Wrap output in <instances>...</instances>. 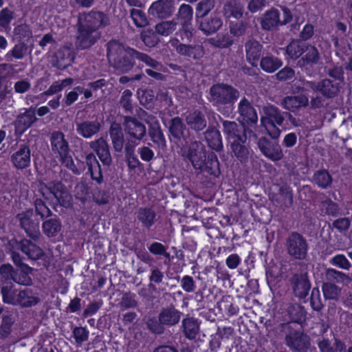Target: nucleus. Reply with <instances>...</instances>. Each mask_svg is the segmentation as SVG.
I'll list each match as a JSON object with an SVG mask.
<instances>
[{
	"instance_id": "de8ad7c7",
	"label": "nucleus",
	"mask_w": 352,
	"mask_h": 352,
	"mask_svg": "<svg viewBox=\"0 0 352 352\" xmlns=\"http://www.w3.org/2000/svg\"><path fill=\"white\" fill-rule=\"evenodd\" d=\"M15 319L11 314H3L0 324V339L5 340L10 336Z\"/></svg>"
},
{
	"instance_id": "37998d69",
	"label": "nucleus",
	"mask_w": 352,
	"mask_h": 352,
	"mask_svg": "<svg viewBox=\"0 0 352 352\" xmlns=\"http://www.w3.org/2000/svg\"><path fill=\"white\" fill-rule=\"evenodd\" d=\"M61 228L60 220L56 216L54 218L44 221L42 223L43 232L47 237L56 236L60 232Z\"/></svg>"
},
{
	"instance_id": "0e129e2a",
	"label": "nucleus",
	"mask_w": 352,
	"mask_h": 352,
	"mask_svg": "<svg viewBox=\"0 0 352 352\" xmlns=\"http://www.w3.org/2000/svg\"><path fill=\"white\" fill-rule=\"evenodd\" d=\"M132 92L129 89H125L122 94L119 101L120 107L123 109L124 113L132 114L133 107L132 104Z\"/></svg>"
},
{
	"instance_id": "49530a36",
	"label": "nucleus",
	"mask_w": 352,
	"mask_h": 352,
	"mask_svg": "<svg viewBox=\"0 0 352 352\" xmlns=\"http://www.w3.org/2000/svg\"><path fill=\"white\" fill-rule=\"evenodd\" d=\"M182 328L186 338L193 340L199 332V325L197 320L193 318H186L182 320Z\"/></svg>"
},
{
	"instance_id": "6e6552de",
	"label": "nucleus",
	"mask_w": 352,
	"mask_h": 352,
	"mask_svg": "<svg viewBox=\"0 0 352 352\" xmlns=\"http://www.w3.org/2000/svg\"><path fill=\"white\" fill-rule=\"evenodd\" d=\"M9 244L11 247V258L14 264L19 270L23 269V265H28L23 263V257L17 251H21L27 258L36 261L44 256V252L38 245L27 239H22L20 241L12 239Z\"/></svg>"
},
{
	"instance_id": "09e8293b",
	"label": "nucleus",
	"mask_w": 352,
	"mask_h": 352,
	"mask_svg": "<svg viewBox=\"0 0 352 352\" xmlns=\"http://www.w3.org/2000/svg\"><path fill=\"white\" fill-rule=\"evenodd\" d=\"M304 46L298 41H291L285 48V58L296 60L304 53Z\"/></svg>"
},
{
	"instance_id": "423d86ee",
	"label": "nucleus",
	"mask_w": 352,
	"mask_h": 352,
	"mask_svg": "<svg viewBox=\"0 0 352 352\" xmlns=\"http://www.w3.org/2000/svg\"><path fill=\"white\" fill-rule=\"evenodd\" d=\"M107 51L108 59L113 62L114 68L123 74L133 69L138 58L139 51L114 40L107 43Z\"/></svg>"
},
{
	"instance_id": "3c124183",
	"label": "nucleus",
	"mask_w": 352,
	"mask_h": 352,
	"mask_svg": "<svg viewBox=\"0 0 352 352\" xmlns=\"http://www.w3.org/2000/svg\"><path fill=\"white\" fill-rule=\"evenodd\" d=\"M210 43L218 48H228L234 44V38L228 33L217 34L214 38H211Z\"/></svg>"
},
{
	"instance_id": "393cba45",
	"label": "nucleus",
	"mask_w": 352,
	"mask_h": 352,
	"mask_svg": "<svg viewBox=\"0 0 352 352\" xmlns=\"http://www.w3.org/2000/svg\"><path fill=\"white\" fill-rule=\"evenodd\" d=\"M16 219L18 220L19 226L25 231L28 236L34 240H36L39 238L40 230L38 223L34 222L28 212H23L17 214Z\"/></svg>"
},
{
	"instance_id": "ddd939ff",
	"label": "nucleus",
	"mask_w": 352,
	"mask_h": 352,
	"mask_svg": "<svg viewBox=\"0 0 352 352\" xmlns=\"http://www.w3.org/2000/svg\"><path fill=\"white\" fill-rule=\"evenodd\" d=\"M287 253L295 259L303 260L308 252V244L303 236L297 232H292L286 241Z\"/></svg>"
},
{
	"instance_id": "bf43d9fd",
	"label": "nucleus",
	"mask_w": 352,
	"mask_h": 352,
	"mask_svg": "<svg viewBox=\"0 0 352 352\" xmlns=\"http://www.w3.org/2000/svg\"><path fill=\"white\" fill-rule=\"evenodd\" d=\"M14 34L19 42H28L32 38V32L30 26L25 23L16 25L14 28Z\"/></svg>"
},
{
	"instance_id": "a19ab883",
	"label": "nucleus",
	"mask_w": 352,
	"mask_h": 352,
	"mask_svg": "<svg viewBox=\"0 0 352 352\" xmlns=\"http://www.w3.org/2000/svg\"><path fill=\"white\" fill-rule=\"evenodd\" d=\"M39 302V297L32 289L25 288L23 290L19 291L17 305L22 307H31L35 306Z\"/></svg>"
},
{
	"instance_id": "7ed1b4c3",
	"label": "nucleus",
	"mask_w": 352,
	"mask_h": 352,
	"mask_svg": "<svg viewBox=\"0 0 352 352\" xmlns=\"http://www.w3.org/2000/svg\"><path fill=\"white\" fill-rule=\"evenodd\" d=\"M179 152L194 168L199 170L204 174L218 177L221 174L218 157L213 152L207 153L205 146L198 141H191L188 146H184Z\"/></svg>"
},
{
	"instance_id": "6e6d98bb",
	"label": "nucleus",
	"mask_w": 352,
	"mask_h": 352,
	"mask_svg": "<svg viewBox=\"0 0 352 352\" xmlns=\"http://www.w3.org/2000/svg\"><path fill=\"white\" fill-rule=\"evenodd\" d=\"M180 25L181 28L176 32L177 36L179 38L176 39L177 42L179 41L184 43L190 42L195 33L192 23H180Z\"/></svg>"
},
{
	"instance_id": "338daca9",
	"label": "nucleus",
	"mask_w": 352,
	"mask_h": 352,
	"mask_svg": "<svg viewBox=\"0 0 352 352\" xmlns=\"http://www.w3.org/2000/svg\"><path fill=\"white\" fill-rule=\"evenodd\" d=\"M193 9L191 6L183 3L178 11V21L180 23H192Z\"/></svg>"
},
{
	"instance_id": "f704fd0d",
	"label": "nucleus",
	"mask_w": 352,
	"mask_h": 352,
	"mask_svg": "<svg viewBox=\"0 0 352 352\" xmlns=\"http://www.w3.org/2000/svg\"><path fill=\"white\" fill-rule=\"evenodd\" d=\"M272 200L282 208H290L293 204L292 188L287 185L280 186L278 192L273 196Z\"/></svg>"
},
{
	"instance_id": "dca6fc26",
	"label": "nucleus",
	"mask_w": 352,
	"mask_h": 352,
	"mask_svg": "<svg viewBox=\"0 0 352 352\" xmlns=\"http://www.w3.org/2000/svg\"><path fill=\"white\" fill-rule=\"evenodd\" d=\"M256 141L260 152L268 160L278 162L283 158L284 154L277 139L270 140L266 137H261L257 138Z\"/></svg>"
},
{
	"instance_id": "473e14b6",
	"label": "nucleus",
	"mask_w": 352,
	"mask_h": 352,
	"mask_svg": "<svg viewBox=\"0 0 352 352\" xmlns=\"http://www.w3.org/2000/svg\"><path fill=\"white\" fill-rule=\"evenodd\" d=\"M76 126L77 133L86 139L96 135L101 128V124L97 120L76 122Z\"/></svg>"
},
{
	"instance_id": "4c0bfd02",
	"label": "nucleus",
	"mask_w": 352,
	"mask_h": 352,
	"mask_svg": "<svg viewBox=\"0 0 352 352\" xmlns=\"http://www.w3.org/2000/svg\"><path fill=\"white\" fill-rule=\"evenodd\" d=\"M177 52L181 56L199 60L203 57L204 52L203 47L198 45H187L185 43H179L175 47Z\"/></svg>"
},
{
	"instance_id": "4d7b16f0",
	"label": "nucleus",
	"mask_w": 352,
	"mask_h": 352,
	"mask_svg": "<svg viewBox=\"0 0 352 352\" xmlns=\"http://www.w3.org/2000/svg\"><path fill=\"white\" fill-rule=\"evenodd\" d=\"M1 293L4 303L17 305L19 292L14 289L12 286H3Z\"/></svg>"
},
{
	"instance_id": "8fccbe9b",
	"label": "nucleus",
	"mask_w": 352,
	"mask_h": 352,
	"mask_svg": "<svg viewBox=\"0 0 352 352\" xmlns=\"http://www.w3.org/2000/svg\"><path fill=\"white\" fill-rule=\"evenodd\" d=\"M214 6L210 0H201L196 6L195 9V20L196 23L199 22L204 17L210 15Z\"/></svg>"
},
{
	"instance_id": "b1692460",
	"label": "nucleus",
	"mask_w": 352,
	"mask_h": 352,
	"mask_svg": "<svg viewBox=\"0 0 352 352\" xmlns=\"http://www.w3.org/2000/svg\"><path fill=\"white\" fill-rule=\"evenodd\" d=\"M90 148L98 155L103 166H109L112 163V157L110 153V147L103 138H100L89 143Z\"/></svg>"
},
{
	"instance_id": "864d4df0",
	"label": "nucleus",
	"mask_w": 352,
	"mask_h": 352,
	"mask_svg": "<svg viewBox=\"0 0 352 352\" xmlns=\"http://www.w3.org/2000/svg\"><path fill=\"white\" fill-rule=\"evenodd\" d=\"M225 15L228 18H234L239 20L243 17L244 8L239 3H228L224 6Z\"/></svg>"
},
{
	"instance_id": "e2e57ef3",
	"label": "nucleus",
	"mask_w": 352,
	"mask_h": 352,
	"mask_svg": "<svg viewBox=\"0 0 352 352\" xmlns=\"http://www.w3.org/2000/svg\"><path fill=\"white\" fill-rule=\"evenodd\" d=\"M255 261V254L252 251H250L248 254L245 256L243 261V263H241V265L238 270L239 273L243 276H249L250 271L254 268Z\"/></svg>"
},
{
	"instance_id": "f3484780",
	"label": "nucleus",
	"mask_w": 352,
	"mask_h": 352,
	"mask_svg": "<svg viewBox=\"0 0 352 352\" xmlns=\"http://www.w3.org/2000/svg\"><path fill=\"white\" fill-rule=\"evenodd\" d=\"M123 126L125 133L131 138V140L135 142L142 140L146 134L145 124L134 116H124Z\"/></svg>"
},
{
	"instance_id": "2eb2a0df",
	"label": "nucleus",
	"mask_w": 352,
	"mask_h": 352,
	"mask_svg": "<svg viewBox=\"0 0 352 352\" xmlns=\"http://www.w3.org/2000/svg\"><path fill=\"white\" fill-rule=\"evenodd\" d=\"M289 284L292 294L299 300L305 299L311 287L307 272L294 273L289 278Z\"/></svg>"
},
{
	"instance_id": "6ab92c4d",
	"label": "nucleus",
	"mask_w": 352,
	"mask_h": 352,
	"mask_svg": "<svg viewBox=\"0 0 352 352\" xmlns=\"http://www.w3.org/2000/svg\"><path fill=\"white\" fill-rule=\"evenodd\" d=\"M10 162L16 170H24L30 166L31 151L29 145L21 144L10 156Z\"/></svg>"
},
{
	"instance_id": "052dcab7",
	"label": "nucleus",
	"mask_w": 352,
	"mask_h": 352,
	"mask_svg": "<svg viewBox=\"0 0 352 352\" xmlns=\"http://www.w3.org/2000/svg\"><path fill=\"white\" fill-rule=\"evenodd\" d=\"M130 18L137 28H144L148 24L145 12L140 9H131Z\"/></svg>"
},
{
	"instance_id": "79ce46f5",
	"label": "nucleus",
	"mask_w": 352,
	"mask_h": 352,
	"mask_svg": "<svg viewBox=\"0 0 352 352\" xmlns=\"http://www.w3.org/2000/svg\"><path fill=\"white\" fill-rule=\"evenodd\" d=\"M304 53L305 55L298 61L300 67L313 66L319 63L320 55L318 50L315 46H307Z\"/></svg>"
},
{
	"instance_id": "4be33fe9",
	"label": "nucleus",
	"mask_w": 352,
	"mask_h": 352,
	"mask_svg": "<svg viewBox=\"0 0 352 352\" xmlns=\"http://www.w3.org/2000/svg\"><path fill=\"white\" fill-rule=\"evenodd\" d=\"M135 221L146 231H150L157 221V213L151 207H140L135 212Z\"/></svg>"
},
{
	"instance_id": "680f3d73",
	"label": "nucleus",
	"mask_w": 352,
	"mask_h": 352,
	"mask_svg": "<svg viewBox=\"0 0 352 352\" xmlns=\"http://www.w3.org/2000/svg\"><path fill=\"white\" fill-rule=\"evenodd\" d=\"M72 336L77 346H81L89 337V331L86 327H75L72 329Z\"/></svg>"
},
{
	"instance_id": "0eeeda50",
	"label": "nucleus",
	"mask_w": 352,
	"mask_h": 352,
	"mask_svg": "<svg viewBox=\"0 0 352 352\" xmlns=\"http://www.w3.org/2000/svg\"><path fill=\"white\" fill-rule=\"evenodd\" d=\"M37 192L43 197V199H48V195H52L56 199L53 209L58 212L63 208H69L72 206V198L65 186L59 181H52L47 184L40 183Z\"/></svg>"
},
{
	"instance_id": "58836bf2",
	"label": "nucleus",
	"mask_w": 352,
	"mask_h": 352,
	"mask_svg": "<svg viewBox=\"0 0 352 352\" xmlns=\"http://www.w3.org/2000/svg\"><path fill=\"white\" fill-rule=\"evenodd\" d=\"M259 63L261 69L270 74L277 71L283 65V61L280 58L269 52L263 54Z\"/></svg>"
},
{
	"instance_id": "7c9ffc66",
	"label": "nucleus",
	"mask_w": 352,
	"mask_h": 352,
	"mask_svg": "<svg viewBox=\"0 0 352 352\" xmlns=\"http://www.w3.org/2000/svg\"><path fill=\"white\" fill-rule=\"evenodd\" d=\"M186 122L189 129L199 133L207 126L205 114L199 109H195L186 116Z\"/></svg>"
},
{
	"instance_id": "e433bc0d",
	"label": "nucleus",
	"mask_w": 352,
	"mask_h": 352,
	"mask_svg": "<svg viewBox=\"0 0 352 352\" xmlns=\"http://www.w3.org/2000/svg\"><path fill=\"white\" fill-rule=\"evenodd\" d=\"M182 313L173 306L166 307L162 309L158 318L164 326H173L177 324L181 318Z\"/></svg>"
},
{
	"instance_id": "4468645a",
	"label": "nucleus",
	"mask_w": 352,
	"mask_h": 352,
	"mask_svg": "<svg viewBox=\"0 0 352 352\" xmlns=\"http://www.w3.org/2000/svg\"><path fill=\"white\" fill-rule=\"evenodd\" d=\"M100 38L99 32L92 30L78 21L75 45L78 50L89 49Z\"/></svg>"
},
{
	"instance_id": "774afa93",
	"label": "nucleus",
	"mask_w": 352,
	"mask_h": 352,
	"mask_svg": "<svg viewBox=\"0 0 352 352\" xmlns=\"http://www.w3.org/2000/svg\"><path fill=\"white\" fill-rule=\"evenodd\" d=\"M177 27V23L173 21H162L155 25V31L162 36H168L172 34Z\"/></svg>"
},
{
	"instance_id": "cd10ccee",
	"label": "nucleus",
	"mask_w": 352,
	"mask_h": 352,
	"mask_svg": "<svg viewBox=\"0 0 352 352\" xmlns=\"http://www.w3.org/2000/svg\"><path fill=\"white\" fill-rule=\"evenodd\" d=\"M148 134L155 149L164 151L166 148V141L158 120H155L148 126Z\"/></svg>"
},
{
	"instance_id": "c03bdc74",
	"label": "nucleus",
	"mask_w": 352,
	"mask_h": 352,
	"mask_svg": "<svg viewBox=\"0 0 352 352\" xmlns=\"http://www.w3.org/2000/svg\"><path fill=\"white\" fill-rule=\"evenodd\" d=\"M332 177L328 170L321 169L314 173L312 182L322 189H327L332 184Z\"/></svg>"
},
{
	"instance_id": "c756f323",
	"label": "nucleus",
	"mask_w": 352,
	"mask_h": 352,
	"mask_svg": "<svg viewBox=\"0 0 352 352\" xmlns=\"http://www.w3.org/2000/svg\"><path fill=\"white\" fill-rule=\"evenodd\" d=\"M109 134L116 153H121L124 150V136L121 124L113 122L109 129Z\"/></svg>"
},
{
	"instance_id": "20e7f679",
	"label": "nucleus",
	"mask_w": 352,
	"mask_h": 352,
	"mask_svg": "<svg viewBox=\"0 0 352 352\" xmlns=\"http://www.w3.org/2000/svg\"><path fill=\"white\" fill-rule=\"evenodd\" d=\"M296 89L302 92L312 93L310 96V108L316 110L324 105V99L333 98L340 91L338 82L325 78L319 81L303 80L302 86H297Z\"/></svg>"
},
{
	"instance_id": "69168bd1",
	"label": "nucleus",
	"mask_w": 352,
	"mask_h": 352,
	"mask_svg": "<svg viewBox=\"0 0 352 352\" xmlns=\"http://www.w3.org/2000/svg\"><path fill=\"white\" fill-rule=\"evenodd\" d=\"M34 206L36 215L40 216L41 219H44L52 215L51 210L46 205L44 199L36 198L34 201Z\"/></svg>"
},
{
	"instance_id": "bb28decb",
	"label": "nucleus",
	"mask_w": 352,
	"mask_h": 352,
	"mask_svg": "<svg viewBox=\"0 0 352 352\" xmlns=\"http://www.w3.org/2000/svg\"><path fill=\"white\" fill-rule=\"evenodd\" d=\"M306 314L303 306L297 303L291 304L285 312V323H290L292 327L294 324L302 325L306 320Z\"/></svg>"
},
{
	"instance_id": "c85d7f7f",
	"label": "nucleus",
	"mask_w": 352,
	"mask_h": 352,
	"mask_svg": "<svg viewBox=\"0 0 352 352\" xmlns=\"http://www.w3.org/2000/svg\"><path fill=\"white\" fill-rule=\"evenodd\" d=\"M172 12V0H157L153 2L148 8L149 14L159 19L168 18Z\"/></svg>"
},
{
	"instance_id": "a878e982",
	"label": "nucleus",
	"mask_w": 352,
	"mask_h": 352,
	"mask_svg": "<svg viewBox=\"0 0 352 352\" xmlns=\"http://www.w3.org/2000/svg\"><path fill=\"white\" fill-rule=\"evenodd\" d=\"M247 61L254 67H256L262 58L263 45L256 39H249L245 43Z\"/></svg>"
},
{
	"instance_id": "a211bd4d",
	"label": "nucleus",
	"mask_w": 352,
	"mask_h": 352,
	"mask_svg": "<svg viewBox=\"0 0 352 352\" xmlns=\"http://www.w3.org/2000/svg\"><path fill=\"white\" fill-rule=\"evenodd\" d=\"M300 92L298 95L295 96H285L281 104L283 107L294 114L297 115L299 112L307 107L309 104H310V102L309 100V94L306 92Z\"/></svg>"
},
{
	"instance_id": "603ef678",
	"label": "nucleus",
	"mask_w": 352,
	"mask_h": 352,
	"mask_svg": "<svg viewBox=\"0 0 352 352\" xmlns=\"http://www.w3.org/2000/svg\"><path fill=\"white\" fill-rule=\"evenodd\" d=\"M220 307L229 317L238 314L239 308L234 303V298L230 295L223 296L220 301Z\"/></svg>"
},
{
	"instance_id": "c9c22d12",
	"label": "nucleus",
	"mask_w": 352,
	"mask_h": 352,
	"mask_svg": "<svg viewBox=\"0 0 352 352\" xmlns=\"http://www.w3.org/2000/svg\"><path fill=\"white\" fill-rule=\"evenodd\" d=\"M139 142L134 140H128L124 146V158L127 167L130 170H134L142 165L137 155L135 147Z\"/></svg>"
},
{
	"instance_id": "5fc2aeb1",
	"label": "nucleus",
	"mask_w": 352,
	"mask_h": 352,
	"mask_svg": "<svg viewBox=\"0 0 352 352\" xmlns=\"http://www.w3.org/2000/svg\"><path fill=\"white\" fill-rule=\"evenodd\" d=\"M32 268L29 265H23V269L16 271L13 281L21 285H30L32 284V278L30 274Z\"/></svg>"
},
{
	"instance_id": "f8f14e48",
	"label": "nucleus",
	"mask_w": 352,
	"mask_h": 352,
	"mask_svg": "<svg viewBox=\"0 0 352 352\" xmlns=\"http://www.w3.org/2000/svg\"><path fill=\"white\" fill-rule=\"evenodd\" d=\"M78 21L96 32L111 24L109 16L107 13L96 9L80 14Z\"/></svg>"
},
{
	"instance_id": "5701e85b",
	"label": "nucleus",
	"mask_w": 352,
	"mask_h": 352,
	"mask_svg": "<svg viewBox=\"0 0 352 352\" xmlns=\"http://www.w3.org/2000/svg\"><path fill=\"white\" fill-rule=\"evenodd\" d=\"M197 24L201 31L206 35H210L217 32L222 27L223 21L219 13L213 12Z\"/></svg>"
},
{
	"instance_id": "a18cd8bd",
	"label": "nucleus",
	"mask_w": 352,
	"mask_h": 352,
	"mask_svg": "<svg viewBox=\"0 0 352 352\" xmlns=\"http://www.w3.org/2000/svg\"><path fill=\"white\" fill-rule=\"evenodd\" d=\"M320 352H343L346 346L344 343L338 338H335L331 344L329 339H322L318 344Z\"/></svg>"
},
{
	"instance_id": "aec40b11",
	"label": "nucleus",
	"mask_w": 352,
	"mask_h": 352,
	"mask_svg": "<svg viewBox=\"0 0 352 352\" xmlns=\"http://www.w3.org/2000/svg\"><path fill=\"white\" fill-rule=\"evenodd\" d=\"M238 111L242 119L241 124L250 128L256 125L258 122L256 111L245 97L240 100Z\"/></svg>"
},
{
	"instance_id": "39448f33",
	"label": "nucleus",
	"mask_w": 352,
	"mask_h": 352,
	"mask_svg": "<svg viewBox=\"0 0 352 352\" xmlns=\"http://www.w3.org/2000/svg\"><path fill=\"white\" fill-rule=\"evenodd\" d=\"M209 100L223 116H230L234 109V104L239 97V91L230 85L217 83L209 91Z\"/></svg>"
},
{
	"instance_id": "13d9d810",
	"label": "nucleus",
	"mask_w": 352,
	"mask_h": 352,
	"mask_svg": "<svg viewBox=\"0 0 352 352\" xmlns=\"http://www.w3.org/2000/svg\"><path fill=\"white\" fill-rule=\"evenodd\" d=\"M14 19V12L8 8L0 11V30L6 32L11 30L10 23Z\"/></svg>"
},
{
	"instance_id": "2f4dec72",
	"label": "nucleus",
	"mask_w": 352,
	"mask_h": 352,
	"mask_svg": "<svg viewBox=\"0 0 352 352\" xmlns=\"http://www.w3.org/2000/svg\"><path fill=\"white\" fill-rule=\"evenodd\" d=\"M280 12L274 8H272L265 12L260 19L261 29L265 31H271L280 26Z\"/></svg>"
},
{
	"instance_id": "ea45409f",
	"label": "nucleus",
	"mask_w": 352,
	"mask_h": 352,
	"mask_svg": "<svg viewBox=\"0 0 352 352\" xmlns=\"http://www.w3.org/2000/svg\"><path fill=\"white\" fill-rule=\"evenodd\" d=\"M74 56L68 48H60L54 54L53 65L58 69H65L73 62Z\"/></svg>"
},
{
	"instance_id": "72a5a7b5",
	"label": "nucleus",
	"mask_w": 352,
	"mask_h": 352,
	"mask_svg": "<svg viewBox=\"0 0 352 352\" xmlns=\"http://www.w3.org/2000/svg\"><path fill=\"white\" fill-rule=\"evenodd\" d=\"M205 140L211 149L216 151H221L223 148V140L221 133L214 126H209L204 132Z\"/></svg>"
},
{
	"instance_id": "f257e3e1",
	"label": "nucleus",
	"mask_w": 352,
	"mask_h": 352,
	"mask_svg": "<svg viewBox=\"0 0 352 352\" xmlns=\"http://www.w3.org/2000/svg\"><path fill=\"white\" fill-rule=\"evenodd\" d=\"M50 141L52 153L58 160L61 166L76 175H80L87 168L91 179L94 182L97 184H101L104 182L101 166L94 153H88L85 156V161L76 158V163H74L69 142L63 132L53 131L51 133Z\"/></svg>"
},
{
	"instance_id": "1a4fd4ad",
	"label": "nucleus",
	"mask_w": 352,
	"mask_h": 352,
	"mask_svg": "<svg viewBox=\"0 0 352 352\" xmlns=\"http://www.w3.org/2000/svg\"><path fill=\"white\" fill-rule=\"evenodd\" d=\"M164 125L168 129V137L170 144L179 151L192 141L189 129H187L180 117L172 118Z\"/></svg>"
},
{
	"instance_id": "9d476101",
	"label": "nucleus",
	"mask_w": 352,
	"mask_h": 352,
	"mask_svg": "<svg viewBox=\"0 0 352 352\" xmlns=\"http://www.w3.org/2000/svg\"><path fill=\"white\" fill-rule=\"evenodd\" d=\"M263 111V115L261 119L262 125L272 139H278L281 132L279 127L283 125L288 113L282 112L274 105L264 107Z\"/></svg>"
},
{
	"instance_id": "412c9836",
	"label": "nucleus",
	"mask_w": 352,
	"mask_h": 352,
	"mask_svg": "<svg viewBox=\"0 0 352 352\" xmlns=\"http://www.w3.org/2000/svg\"><path fill=\"white\" fill-rule=\"evenodd\" d=\"M36 120L35 109L32 107L25 109L23 113L16 116L14 122L16 133L23 134Z\"/></svg>"
},
{
	"instance_id": "f03ea898",
	"label": "nucleus",
	"mask_w": 352,
	"mask_h": 352,
	"mask_svg": "<svg viewBox=\"0 0 352 352\" xmlns=\"http://www.w3.org/2000/svg\"><path fill=\"white\" fill-rule=\"evenodd\" d=\"M219 118L232 153L241 163L248 162L251 151L250 143L256 142V133L243 124H239L234 121L223 120L219 116Z\"/></svg>"
},
{
	"instance_id": "9b49d317",
	"label": "nucleus",
	"mask_w": 352,
	"mask_h": 352,
	"mask_svg": "<svg viewBox=\"0 0 352 352\" xmlns=\"http://www.w3.org/2000/svg\"><path fill=\"white\" fill-rule=\"evenodd\" d=\"M282 327L286 331L285 344L291 351L294 352L307 351L310 346V339L301 327L295 329L290 323H283Z\"/></svg>"
}]
</instances>
